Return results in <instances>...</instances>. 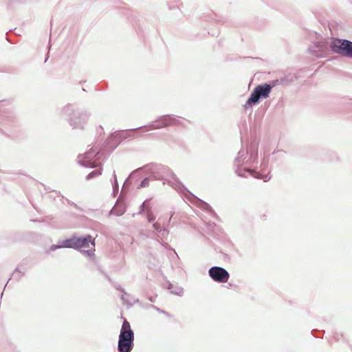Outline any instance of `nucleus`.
I'll return each mask as SVG.
<instances>
[{
	"mask_svg": "<svg viewBox=\"0 0 352 352\" xmlns=\"http://www.w3.org/2000/svg\"><path fill=\"white\" fill-rule=\"evenodd\" d=\"M90 243L93 247L95 246V242L91 240V236L85 238L72 237L63 241L62 246L72 248H88Z\"/></svg>",
	"mask_w": 352,
	"mask_h": 352,
	"instance_id": "1",
	"label": "nucleus"
},
{
	"mask_svg": "<svg viewBox=\"0 0 352 352\" xmlns=\"http://www.w3.org/2000/svg\"><path fill=\"white\" fill-rule=\"evenodd\" d=\"M271 89L272 87L268 84H264L256 87L250 98L248 100L247 104L252 105L253 103L258 102L261 97L265 98H267Z\"/></svg>",
	"mask_w": 352,
	"mask_h": 352,
	"instance_id": "2",
	"label": "nucleus"
},
{
	"mask_svg": "<svg viewBox=\"0 0 352 352\" xmlns=\"http://www.w3.org/2000/svg\"><path fill=\"white\" fill-rule=\"evenodd\" d=\"M334 52L352 57V42L347 40H336L333 43Z\"/></svg>",
	"mask_w": 352,
	"mask_h": 352,
	"instance_id": "3",
	"label": "nucleus"
},
{
	"mask_svg": "<svg viewBox=\"0 0 352 352\" xmlns=\"http://www.w3.org/2000/svg\"><path fill=\"white\" fill-rule=\"evenodd\" d=\"M209 276L217 283H227L230 275L223 268L220 267H212L209 270Z\"/></svg>",
	"mask_w": 352,
	"mask_h": 352,
	"instance_id": "4",
	"label": "nucleus"
},
{
	"mask_svg": "<svg viewBox=\"0 0 352 352\" xmlns=\"http://www.w3.org/2000/svg\"><path fill=\"white\" fill-rule=\"evenodd\" d=\"M119 338L134 340V333L131 329L130 323L125 319L123 322Z\"/></svg>",
	"mask_w": 352,
	"mask_h": 352,
	"instance_id": "5",
	"label": "nucleus"
},
{
	"mask_svg": "<svg viewBox=\"0 0 352 352\" xmlns=\"http://www.w3.org/2000/svg\"><path fill=\"white\" fill-rule=\"evenodd\" d=\"M133 346V340L119 338L118 350L120 352H131Z\"/></svg>",
	"mask_w": 352,
	"mask_h": 352,
	"instance_id": "6",
	"label": "nucleus"
},
{
	"mask_svg": "<svg viewBox=\"0 0 352 352\" xmlns=\"http://www.w3.org/2000/svg\"><path fill=\"white\" fill-rule=\"evenodd\" d=\"M179 124H180L179 120H177L175 118H173L170 116H167V117H164L162 120L161 124L157 125L156 127L157 128L166 127V126H169L178 125Z\"/></svg>",
	"mask_w": 352,
	"mask_h": 352,
	"instance_id": "7",
	"label": "nucleus"
},
{
	"mask_svg": "<svg viewBox=\"0 0 352 352\" xmlns=\"http://www.w3.org/2000/svg\"><path fill=\"white\" fill-rule=\"evenodd\" d=\"M122 133L116 131L111 134L110 137L107 140V144H110L109 147H116L122 140Z\"/></svg>",
	"mask_w": 352,
	"mask_h": 352,
	"instance_id": "8",
	"label": "nucleus"
},
{
	"mask_svg": "<svg viewBox=\"0 0 352 352\" xmlns=\"http://www.w3.org/2000/svg\"><path fill=\"white\" fill-rule=\"evenodd\" d=\"M148 184H149V181H148V178H145L144 179L141 184H140L139 187L138 188H145V187H147L148 186Z\"/></svg>",
	"mask_w": 352,
	"mask_h": 352,
	"instance_id": "9",
	"label": "nucleus"
},
{
	"mask_svg": "<svg viewBox=\"0 0 352 352\" xmlns=\"http://www.w3.org/2000/svg\"><path fill=\"white\" fill-rule=\"evenodd\" d=\"M62 245H63V243L60 245H58V246H56V245H54L50 247V250L54 251V250H56L57 248H65V246H62Z\"/></svg>",
	"mask_w": 352,
	"mask_h": 352,
	"instance_id": "10",
	"label": "nucleus"
},
{
	"mask_svg": "<svg viewBox=\"0 0 352 352\" xmlns=\"http://www.w3.org/2000/svg\"><path fill=\"white\" fill-rule=\"evenodd\" d=\"M148 220L149 221H151L153 220V219L152 218V217H150V215L148 216Z\"/></svg>",
	"mask_w": 352,
	"mask_h": 352,
	"instance_id": "11",
	"label": "nucleus"
},
{
	"mask_svg": "<svg viewBox=\"0 0 352 352\" xmlns=\"http://www.w3.org/2000/svg\"><path fill=\"white\" fill-rule=\"evenodd\" d=\"M88 254H89V256H91V255H93V254H94V252H88Z\"/></svg>",
	"mask_w": 352,
	"mask_h": 352,
	"instance_id": "12",
	"label": "nucleus"
},
{
	"mask_svg": "<svg viewBox=\"0 0 352 352\" xmlns=\"http://www.w3.org/2000/svg\"><path fill=\"white\" fill-rule=\"evenodd\" d=\"M153 226H154L156 229H157V224H156V223H155V224L153 225Z\"/></svg>",
	"mask_w": 352,
	"mask_h": 352,
	"instance_id": "13",
	"label": "nucleus"
}]
</instances>
